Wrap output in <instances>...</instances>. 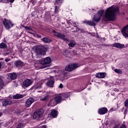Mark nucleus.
I'll use <instances>...</instances> for the list:
<instances>
[{"label":"nucleus","mask_w":128,"mask_h":128,"mask_svg":"<svg viewBox=\"0 0 128 128\" xmlns=\"http://www.w3.org/2000/svg\"><path fill=\"white\" fill-rule=\"evenodd\" d=\"M41 89H42V86H36L35 88V90H41Z\"/></svg>","instance_id":"473e14b6"},{"label":"nucleus","mask_w":128,"mask_h":128,"mask_svg":"<svg viewBox=\"0 0 128 128\" xmlns=\"http://www.w3.org/2000/svg\"><path fill=\"white\" fill-rule=\"evenodd\" d=\"M48 96H46L45 98H44L41 99V100H48Z\"/></svg>","instance_id":"f704fd0d"},{"label":"nucleus","mask_w":128,"mask_h":128,"mask_svg":"<svg viewBox=\"0 0 128 128\" xmlns=\"http://www.w3.org/2000/svg\"><path fill=\"white\" fill-rule=\"evenodd\" d=\"M8 46H6V44L4 43H1L0 44V48H6Z\"/></svg>","instance_id":"bb28decb"},{"label":"nucleus","mask_w":128,"mask_h":128,"mask_svg":"<svg viewBox=\"0 0 128 128\" xmlns=\"http://www.w3.org/2000/svg\"><path fill=\"white\" fill-rule=\"evenodd\" d=\"M2 68V63H0V68Z\"/></svg>","instance_id":"09e8293b"},{"label":"nucleus","mask_w":128,"mask_h":128,"mask_svg":"<svg viewBox=\"0 0 128 128\" xmlns=\"http://www.w3.org/2000/svg\"><path fill=\"white\" fill-rule=\"evenodd\" d=\"M42 128H46V126H42Z\"/></svg>","instance_id":"a19ab883"},{"label":"nucleus","mask_w":128,"mask_h":128,"mask_svg":"<svg viewBox=\"0 0 128 128\" xmlns=\"http://www.w3.org/2000/svg\"><path fill=\"white\" fill-rule=\"evenodd\" d=\"M52 32L54 34V36H55L60 38V40H64V42H69L70 40L68 38H66V35H64V34H62L61 32H58L55 30H52Z\"/></svg>","instance_id":"f03ea898"},{"label":"nucleus","mask_w":128,"mask_h":128,"mask_svg":"<svg viewBox=\"0 0 128 128\" xmlns=\"http://www.w3.org/2000/svg\"><path fill=\"white\" fill-rule=\"evenodd\" d=\"M112 46L114 48H120V50L124 48V44L120 43H114L112 44Z\"/></svg>","instance_id":"f8f14e48"},{"label":"nucleus","mask_w":128,"mask_h":128,"mask_svg":"<svg viewBox=\"0 0 128 128\" xmlns=\"http://www.w3.org/2000/svg\"><path fill=\"white\" fill-rule=\"evenodd\" d=\"M93 12H96V10H94V9H92V10Z\"/></svg>","instance_id":"c03bdc74"},{"label":"nucleus","mask_w":128,"mask_h":128,"mask_svg":"<svg viewBox=\"0 0 128 128\" xmlns=\"http://www.w3.org/2000/svg\"><path fill=\"white\" fill-rule=\"evenodd\" d=\"M80 65L76 64H73L69 65L68 66L66 67L65 70L66 72H72L74 70H76V68H79Z\"/></svg>","instance_id":"423d86ee"},{"label":"nucleus","mask_w":128,"mask_h":128,"mask_svg":"<svg viewBox=\"0 0 128 128\" xmlns=\"http://www.w3.org/2000/svg\"><path fill=\"white\" fill-rule=\"evenodd\" d=\"M54 76H51L50 77V80L47 82V86L50 88H54Z\"/></svg>","instance_id":"1a4fd4ad"},{"label":"nucleus","mask_w":128,"mask_h":128,"mask_svg":"<svg viewBox=\"0 0 128 128\" xmlns=\"http://www.w3.org/2000/svg\"><path fill=\"white\" fill-rule=\"evenodd\" d=\"M10 0V2L12 3L14 2V0Z\"/></svg>","instance_id":"79ce46f5"},{"label":"nucleus","mask_w":128,"mask_h":128,"mask_svg":"<svg viewBox=\"0 0 128 128\" xmlns=\"http://www.w3.org/2000/svg\"><path fill=\"white\" fill-rule=\"evenodd\" d=\"M54 99L55 100V101L56 102V103L58 104H60L62 102V96H56L55 98H54Z\"/></svg>","instance_id":"dca6fc26"},{"label":"nucleus","mask_w":128,"mask_h":128,"mask_svg":"<svg viewBox=\"0 0 128 128\" xmlns=\"http://www.w3.org/2000/svg\"><path fill=\"white\" fill-rule=\"evenodd\" d=\"M102 14H104V12L102 10L98 11L93 17L92 20L95 22H100L102 16Z\"/></svg>","instance_id":"7ed1b4c3"},{"label":"nucleus","mask_w":128,"mask_h":128,"mask_svg":"<svg viewBox=\"0 0 128 128\" xmlns=\"http://www.w3.org/2000/svg\"><path fill=\"white\" fill-rule=\"evenodd\" d=\"M52 62V58L50 57H47L45 58H42L40 61L41 64H48Z\"/></svg>","instance_id":"6e6552de"},{"label":"nucleus","mask_w":128,"mask_h":128,"mask_svg":"<svg viewBox=\"0 0 128 128\" xmlns=\"http://www.w3.org/2000/svg\"><path fill=\"white\" fill-rule=\"evenodd\" d=\"M76 30H80V29H78V28Z\"/></svg>","instance_id":"8fccbe9b"},{"label":"nucleus","mask_w":128,"mask_h":128,"mask_svg":"<svg viewBox=\"0 0 128 128\" xmlns=\"http://www.w3.org/2000/svg\"><path fill=\"white\" fill-rule=\"evenodd\" d=\"M50 114L52 116L53 118H56V116H58V112L56 110H52V111L51 112Z\"/></svg>","instance_id":"b1692460"},{"label":"nucleus","mask_w":128,"mask_h":128,"mask_svg":"<svg viewBox=\"0 0 128 128\" xmlns=\"http://www.w3.org/2000/svg\"><path fill=\"white\" fill-rule=\"evenodd\" d=\"M107 112H108V108H102L99 109L98 111V113L99 114H106Z\"/></svg>","instance_id":"4468645a"},{"label":"nucleus","mask_w":128,"mask_h":128,"mask_svg":"<svg viewBox=\"0 0 128 128\" xmlns=\"http://www.w3.org/2000/svg\"><path fill=\"white\" fill-rule=\"evenodd\" d=\"M56 104H57L54 98L51 99L48 104V106H56Z\"/></svg>","instance_id":"2eb2a0df"},{"label":"nucleus","mask_w":128,"mask_h":128,"mask_svg":"<svg viewBox=\"0 0 128 128\" xmlns=\"http://www.w3.org/2000/svg\"><path fill=\"white\" fill-rule=\"evenodd\" d=\"M118 8L116 6H112L106 9L103 16V20L105 22H110L114 20L116 14H118Z\"/></svg>","instance_id":"f257e3e1"},{"label":"nucleus","mask_w":128,"mask_h":128,"mask_svg":"<svg viewBox=\"0 0 128 128\" xmlns=\"http://www.w3.org/2000/svg\"><path fill=\"white\" fill-rule=\"evenodd\" d=\"M62 2V0H56L55 6H58Z\"/></svg>","instance_id":"c85d7f7f"},{"label":"nucleus","mask_w":128,"mask_h":128,"mask_svg":"<svg viewBox=\"0 0 128 128\" xmlns=\"http://www.w3.org/2000/svg\"><path fill=\"white\" fill-rule=\"evenodd\" d=\"M36 50L37 54H40L41 56H44L46 54V52L44 50V46H37L36 47Z\"/></svg>","instance_id":"39448f33"},{"label":"nucleus","mask_w":128,"mask_h":128,"mask_svg":"<svg viewBox=\"0 0 128 128\" xmlns=\"http://www.w3.org/2000/svg\"><path fill=\"white\" fill-rule=\"evenodd\" d=\"M42 114H44L43 109L36 110L33 114V118L34 120H38V118H40L42 116Z\"/></svg>","instance_id":"20e7f679"},{"label":"nucleus","mask_w":128,"mask_h":128,"mask_svg":"<svg viewBox=\"0 0 128 128\" xmlns=\"http://www.w3.org/2000/svg\"><path fill=\"white\" fill-rule=\"evenodd\" d=\"M10 58H7L5 60V62H10Z\"/></svg>","instance_id":"4c0bfd02"},{"label":"nucleus","mask_w":128,"mask_h":128,"mask_svg":"<svg viewBox=\"0 0 128 128\" xmlns=\"http://www.w3.org/2000/svg\"><path fill=\"white\" fill-rule=\"evenodd\" d=\"M4 80H2V79L0 78V90H2V88H4Z\"/></svg>","instance_id":"393cba45"},{"label":"nucleus","mask_w":128,"mask_h":128,"mask_svg":"<svg viewBox=\"0 0 128 128\" xmlns=\"http://www.w3.org/2000/svg\"><path fill=\"white\" fill-rule=\"evenodd\" d=\"M8 0H0V2H4V4H6L8 2Z\"/></svg>","instance_id":"72a5a7b5"},{"label":"nucleus","mask_w":128,"mask_h":128,"mask_svg":"<svg viewBox=\"0 0 128 128\" xmlns=\"http://www.w3.org/2000/svg\"><path fill=\"white\" fill-rule=\"evenodd\" d=\"M120 128H126V125H122Z\"/></svg>","instance_id":"ea45409f"},{"label":"nucleus","mask_w":128,"mask_h":128,"mask_svg":"<svg viewBox=\"0 0 128 128\" xmlns=\"http://www.w3.org/2000/svg\"><path fill=\"white\" fill-rule=\"evenodd\" d=\"M3 24L5 26V28L7 30H10L12 26H14V24H12V21L10 20L4 19V20L3 21Z\"/></svg>","instance_id":"0eeeda50"},{"label":"nucleus","mask_w":128,"mask_h":128,"mask_svg":"<svg viewBox=\"0 0 128 128\" xmlns=\"http://www.w3.org/2000/svg\"><path fill=\"white\" fill-rule=\"evenodd\" d=\"M96 78H104V76H106V73L104 72H99L97 73L96 74Z\"/></svg>","instance_id":"f3484780"},{"label":"nucleus","mask_w":128,"mask_h":128,"mask_svg":"<svg viewBox=\"0 0 128 128\" xmlns=\"http://www.w3.org/2000/svg\"><path fill=\"white\" fill-rule=\"evenodd\" d=\"M30 84H32V80L29 79H26L23 82V86H24L25 88H28Z\"/></svg>","instance_id":"ddd939ff"},{"label":"nucleus","mask_w":128,"mask_h":128,"mask_svg":"<svg viewBox=\"0 0 128 128\" xmlns=\"http://www.w3.org/2000/svg\"><path fill=\"white\" fill-rule=\"evenodd\" d=\"M2 116V113L0 112V116Z\"/></svg>","instance_id":"de8ad7c7"},{"label":"nucleus","mask_w":128,"mask_h":128,"mask_svg":"<svg viewBox=\"0 0 128 128\" xmlns=\"http://www.w3.org/2000/svg\"><path fill=\"white\" fill-rule=\"evenodd\" d=\"M8 78H10L11 80H16V78L18 76L16 73H10L8 74Z\"/></svg>","instance_id":"6ab92c4d"},{"label":"nucleus","mask_w":128,"mask_h":128,"mask_svg":"<svg viewBox=\"0 0 128 128\" xmlns=\"http://www.w3.org/2000/svg\"><path fill=\"white\" fill-rule=\"evenodd\" d=\"M112 70H114V67H112Z\"/></svg>","instance_id":"49530a36"},{"label":"nucleus","mask_w":128,"mask_h":128,"mask_svg":"<svg viewBox=\"0 0 128 128\" xmlns=\"http://www.w3.org/2000/svg\"><path fill=\"white\" fill-rule=\"evenodd\" d=\"M24 28L25 30H32V28L30 26H24Z\"/></svg>","instance_id":"2f4dec72"},{"label":"nucleus","mask_w":128,"mask_h":128,"mask_svg":"<svg viewBox=\"0 0 128 128\" xmlns=\"http://www.w3.org/2000/svg\"><path fill=\"white\" fill-rule=\"evenodd\" d=\"M38 92H42V90H40V91H37Z\"/></svg>","instance_id":"37998d69"},{"label":"nucleus","mask_w":128,"mask_h":128,"mask_svg":"<svg viewBox=\"0 0 128 128\" xmlns=\"http://www.w3.org/2000/svg\"><path fill=\"white\" fill-rule=\"evenodd\" d=\"M83 22L84 24H88L89 26H96V22H94V21H84Z\"/></svg>","instance_id":"aec40b11"},{"label":"nucleus","mask_w":128,"mask_h":128,"mask_svg":"<svg viewBox=\"0 0 128 128\" xmlns=\"http://www.w3.org/2000/svg\"><path fill=\"white\" fill-rule=\"evenodd\" d=\"M24 95L20 94H16L13 96L12 98L14 100H19V98H22Z\"/></svg>","instance_id":"4be33fe9"},{"label":"nucleus","mask_w":128,"mask_h":128,"mask_svg":"<svg viewBox=\"0 0 128 128\" xmlns=\"http://www.w3.org/2000/svg\"><path fill=\"white\" fill-rule=\"evenodd\" d=\"M63 54L65 56H67L68 54V50H64L63 51Z\"/></svg>","instance_id":"c756f323"},{"label":"nucleus","mask_w":128,"mask_h":128,"mask_svg":"<svg viewBox=\"0 0 128 128\" xmlns=\"http://www.w3.org/2000/svg\"><path fill=\"white\" fill-rule=\"evenodd\" d=\"M41 40L46 44H48V42H50L51 40L48 37H44L41 39Z\"/></svg>","instance_id":"412c9836"},{"label":"nucleus","mask_w":128,"mask_h":128,"mask_svg":"<svg viewBox=\"0 0 128 128\" xmlns=\"http://www.w3.org/2000/svg\"><path fill=\"white\" fill-rule=\"evenodd\" d=\"M64 88V86L62 85V84H60L59 86V88Z\"/></svg>","instance_id":"e433bc0d"},{"label":"nucleus","mask_w":128,"mask_h":128,"mask_svg":"<svg viewBox=\"0 0 128 128\" xmlns=\"http://www.w3.org/2000/svg\"><path fill=\"white\" fill-rule=\"evenodd\" d=\"M114 72L116 74H122V70H120V69H114Z\"/></svg>","instance_id":"a878e982"},{"label":"nucleus","mask_w":128,"mask_h":128,"mask_svg":"<svg viewBox=\"0 0 128 128\" xmlns=\"http://www.w3.org/2000/svg\"><path fill=\"white\" fill-rule=\"evenodd\" d=\"M58 12V6H55V12Z\"/></svg>","instance_id":"c9c22d12"},{"label":"nucleus","mask_w":128,"mask_h":128,"mask_svg":"<svg viewBox=\"0 0 128 128\" xmlns=\"http://www.w3.org/2000/svg\"><path fill=\"white\" fill-rule=\"evenodd\" d=\"M33 102H34V99L32 98H29L26 102V106L30 108Z\"/></svg>","instance_id":"9d476101"},{"label":"nucleus","mask_w":128,"mask_h":128,"mask_svg":"<svg viewBox=\"0 0 128 128\" xmlns=\"http://www.w3.org/2000/svg\"><path fill=\"white\" fill-rule=\"evenodd\" d=\"M12 104V102L8 100H6L2 102V106H6Z\"/></svg>","instance_id":"a211bd4d"},{"label":"nucleus","mask_w":128,"mask_h":128,"mask_svg":"<svg viewBox=\"0 0 128 128\" xmlns=\"http://www.w3.org/2000/svg\"><path fill=\"white\" fill-rule=\"evenodd\" d=\"M118 126H120V125H118V126H115V128H118Z\"/></svg>","instance_id":"a18cd8bd"},{"label":"nucleus","mask_w":128,"mask_h":128,"mask_svg":"<svg viewBox=\"0 0 128 128\" xmlns=\"http://www.w3.org/2000/svg\"><path fill=\"white\" fill-rule=\"evenodd\" d=\"M122 34L125 38H128V24L122 29Z\"/></svg>","instance_id":"9b49d317"},{"label":"nucleus","mask_w":128,"mask_h":128,"mask_svg":"<svg viewBox=\"0 0 128 128\" xmlns=\"http://www.w3.org/2000/svg\"><path fill=\"white\" fill-rule=\"evenodd\" d=\"M9 54H10V52H6L4 54V56H8Z\"/></svg>","instance_id":"58836bf2"},{"label":"nucleus","mask_w":128,"mask_h":128,"mask_svg":"<svg viewBox=\"0 0 128 128\" xmlns=\"http://www.w3.org/2000/svg\"><path fill=\"white\" fill-rule=\"evenodd\" d=\"M14 64L17 68H18L19 66H22V62L20 60H18Z\"/></svg>","instance_id":"5701e85b"},{"label":"nucleus","mask_w":128,"mask_h":128,"mask_svg":"<svg viewBox=\"0 0 128 128\" xmlns=\"http://www.w3.org/2000/svg\"><path fill=\"white\" fill-rule=\"evenodd\" d=\"M24 125L23 124L20 123L18 124L16 128H24Z\"/></svg>","instance_id":"7c9ffc66"},{"label":"nucleus","mask_w":128,"mask_h":128,"mask_svg":"<svg viewBox=\"0 0 128 128\" xmlns=\"http://www.w3.org/2000/svg\"><path fill=\"white\" fill-rule=\"evenodd\" d=\"M68 46H71V48H74L76 46V42L74 41H71L68 44Z\"/></svg>","instance_id":"cd10ccee"}]
</instances>
